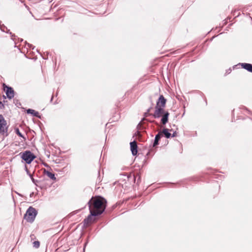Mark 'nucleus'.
I'll return each mask as SVG.
<instances>
[{
	"label": "nucleus",
	"mask_w": 252,
	"mask_h": 252,
	"mask_svg": "<svg viewBox=\"0 0 252 252\" xmlns=\"http://www.w3.org/2000/svg\"><path fill=\"white\" fill-rule=\"evenodd\" d=\"M106 200L100 196L92 197L88 202L90 213L93 215H101L106 209Z\"/></svg>",
	"instance_id": "obj_1"
},
{
	"label": "nucleus",
	"mask_w": 252,
	"mask_h": 252,
	"mask_svg": "<svg viewBox=\"0 0 252 252\" xmlns=\"http://www.w3.org/2000/svg\"><path fill=\"white\" fill-rule=\"evenodd\" d=\"M21 158L26 163L30 164L36 158V156L30 151H26L20 153Z\"/></svg>",
	"instance_id": "obj_2"
},
{
	"label": "nucleus",
	"mask_w": 252,
	"mask_h": 252,
	"mask_svg": "<svg viewBox=\"0 0 252 252\" xmlns=\"http://www.w3.org/2000/svg\"><path fill=\"white\" fill-rule=\"evenodd\" d=\"M37 215V211L35 208L30 207L27 210L25 215V219L29 222H32Z\"/></svg>",
	"instance_id": "obj_3"
},
{
	"label": "nucleus",
	"mask_w": 252,
	"mask_h": 252,
	"mask_svg": "<svg viewBox=\"0 0 252 252\" xmlns=\"http://www.w3.org/2000/svg\"><path fill=\"white\" fill-rule=\"evenodd\" d=\"M8 127L6 121L4 119L3 117L0 115V134L3 137H6L8 135Z\"/></svg>",
	"instance_id": "obj_4"
},
{
	"label": "nucleus",
	"mask_w": 252,
	"mask_h": 252,
	"mask_svg": "<svg viewBox=\"0 0 252 252\" xmlns=\"http://www.w3.org/2000/svg\"><path fill=\"white\" fill-rule=\"evenodd\" d=\"M3 90L6 93L7 97L9 99H11L14 96V92L11 87L7 86L5 84H3Z\"/></svg>",
	"instance_id": "obj_5"
},
{
	"label": "nucleus",
	"mask_w": 252,
	"mask_h": 252,
	"mask_svg": "<svg viewBox=\"0 0 252 252\" xmlns=\"http://www.w3.org/2000/svg\"><path fill=\"white\" fill-rule=\"evenodd\" d=\"M166 111L164 110V107L156 106L155 111L153 114V116L155 118H158L160 117L162 114L165 113Z\"/></svg>",
	"instance_id": "obj_6"
},
{
	"label": "nucleus",
	"mask_w": 252,
	"mask_h": 252,
	"mask_svg": "<svg viewBox=\"0 0 252 252\" xmlns=\"http://www.w3.org/2000/svg\"><path fill=\"white\" fill-rule=\"evenodd\" d=\"M98 215H93L90 213V215L88 216L87 218L85 219L84 220V224L86 226L89 225L91 223L93 222L95 220V217Z\"/></svg>",
	"instance_id": "obj_7"
},
{
	"label": "nucleus",
	"mask_w": 252,
	"mask_h": 252,
	"mask_svg": "<svg viewBox=\"0 0 252 252\" xmlns=\"http://www.w3.org/2000/svg\"><path fill=\"white\" fill-rule=\"evenodd\" d=\"M166 99L162 95H160L158 101L157 102L156 106L164 107L165 106Z\"/></svg>",
	"instance_id": "obj_8"
},
{
	"label": "nucleus",
	"mask_w": 252,
	"mask_h": 252,
	"mask_svg": "<svg viewBox=\"0 0 252 252\" xmlns=\"http://www.w3.org/2000/svg\"><path fill=\"white\" fill-rule=\"evenodd\" d=\"M130 149L133 155L135 156L137 153V146L135 141L130 142Z\"/></svg>",
	"instance_id": "obj_9"
},
{
	"label": "nucleus",
	"mask_w": 252,
	"mask_h": 252,
	"mask_svg": "<svg viewBox=\"0 0 252 252\" xmlns=\"http://www.w3.org/2000/svg\"><path fill=\"white\" fill-rule=\"evenodd\" d=\"M169 116V113L168 112H166L165 113L162 115V117L161 120V122L163 125H165L168 122Z\"/></svg>",
	"instance_id": "obj_10"
},
{
	"label": "nucleus",
	"mask_w": 252,
	"mask_h": 252,
	"mask_svg": "<svg viewBox=\"0 0 252 252\" xmlns=\"http://www.w3.org/2000/svg\"><path fill=\"white\" fill-rule=\"evenodd\" d=\"M242 67L249 71V72H252V64L248 63H242L241 64Z\"/></svg>",
	"instance_id": "obj_11"
},
{
	"label": "nucleus",
	"mask_w": 252,
	"mask_h": 252,
	"mask_svg": "<svg viewBox=\"0 0 252 252\" xmlns=\"http://www.w3.org/2000/svg\"><path fill=\"white\" fill-rule=\"evenodd\" d=\"M160 133H161V135L164 134L167 138H169L170 137H172V133L169 132L168 128H164Z\"/></svg>",
	"instance_id": "obj_12"
},
{
	"label": "nucleus",
	"mask_w": 252,
	"mask_h": 252,
	"mask_svg": "<svg viewBox=\"0 0 252 252\" xmlns=\"http://www.w3.org/2000/svg\"><path fill=\"white\" fill-rule=\"evenodd\" d=\"M161 136V133L159 132L157 135H156L155 141L153 144V146H156L158 144V141L160 139V137Z\"/></svg>",
	"instance_id": "obj_13"
},
{
	"label": "nucleus",
	"mask_w": 252,
	"mask_h": 252,
	"mask_svg": "<svg viewBox=\"0 0 252 252\" xmlns=\"http://www.w3.org/2000/svg\"><path fill=\"white\" fill-rule=\"evenodd\" d=\"M45 174L50 179L53 180H56V177L54 173L48 171H45Z\"/></svg>",
	"instance_id": "obj_14"
},
{
	"label": "nucleus",
	"mask_w": 252,
	"mask_h": 252,
	"mask_svg": "<svg viewBox=\"0 0 252 252\" xmlns=\"http://www.w3.org/2000/svg\"><path fill=\"white\" fill-rule=\"evenodd\" d=\"M27 111L28 114H31L34 116L38 117L39 113L33 109H29Z\"/></svg>",
	"instance_id": "obj_15"
},
{
	"label": "nucleus",
	"mask_w": 252,
	"mask_h": 252,
	"mask_svg": "<svg viewBox=\"0 0 252 252\" xmlns=\"http://www.w3.org/2000/svg\"><path fill=\"white\" fill-rule=\"evenodd\" d=\"M177 128H176L175 130H174L173 128H168L169 132H171L172 133V137H174L177 136V132H176V129Z\"/></svg>",
	"instance_id": "obj_16"
},
{
	"label": "nucleus",
	"mask_w": 252,
	"mask_h": 252,
	"mask_svg": "<svg viewBox=\"0 0 252 252\" xmlns=\"http://www.w3.org/2000/svg\"><path fill=\"white\" fill-rule=\"evenodd\" d=\"M33 246L35 248H38L40 246V242L38 241H35L33 242Z\"/></svg>",
	"instance_id": "obj_17"
},
{
	"label": "nucleus",
	"mask_w": 252,
	"mask_h": 252,
	"mask_svg": "<svg viewBox=\"0 0 252 252\" xmlns=\"http://www.w3.org/2000/svg\"><path fill=\"white\" fill-rule=\"evenodd\" d=\"M16 133L19 136L23 137V136L22 134L21 133V132L20 131V130H19V129L18 128L16 129Z\"/></svg>",
	"instance_id": "obj_18"
},
{
	"label": "nucleus",
	"mask_w": 252,
	"mask_h": 252,
	"mask_svg": "<svg viewBox=\"0 0 252 252\" xmlns=\"http://www.w3.org/2000/svg\"><path fill=\"white\" fill-rule=\"evenodd\" d=\"M4 108V104L1 101H0V109H2Z\"/></svg>",
	"instance_id": "obj_19"
},
{
	"label": "nucleus",
	"mask_w": 252,
	"mask_h": 252,
	"mask_svg": "<svg viewBox=\"0 0 252 252\" xmlns=\"http://www.w3.org/2000/svg\"><path fill=\"white\" fill-rule=\"evenodd\" d=\"M31 239L32 240V239H34L35 238V237L33 234H32L31 235Z\"/></svg>",
	"instance_id": "obj_20"
},
{
	"label": "nucleus",
	"mask_w": 252,
	"mask_h": 252,
	"mask_svg": "<svg viewBox=\"0 0 252 252\" xmlns=\"http://www.w3.org/2000/svg\"><path fill=\"white\" fill-rule=\"evenodd\" d=\"M26 169H27V171H28V170L27 169V167L26 166Z\"/></svg>",
	"instance_id": "obj_21"
}]
</instances>
